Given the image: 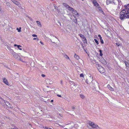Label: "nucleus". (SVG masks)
Instances as JSON below:
<instances>
[{
  "mask_svg": "<svg viewBox=\"0 0 129 129\" xmlns=\"http://www.w3.org/2000/svg\"><path fill=\"white\" fill-rule=\"evenodd\" d=\"M124 8L119 13V18L121 20L129 18V4L124 5Z\"/></svg>",
  "mask_w": 129,
  "mask_h": 129,
  "instance_id": "nucleus-1",
  "label": "nucleus"
},
{
  "mask_svg": "<svg viewBox=\"0 0 129 129\" xmlns=\"http://www.w3.org/2000/svg\"><path fill=\"white\" fill-rule=\"evenodd\" d=\"M11 52H12V54L16 59L18 60H19L23 62L21 57H22V56L14 52L13 50H11Z\"/></svg>",
  "mask_w": 129,
  "mask_h": 129,
  "instance_id": "nucleus-2",
  "label": "nucleus"
},
{
  "mask_svg": "<svg viewBox=\"0 0 129 129\" xmlns=\"http://www.w3.org/2000/svg\"><path fill=\"white\" fill-rule=\"evenodd\" d=\"M88 124L92 128H95L96 129H101L97 125L95 124L94 122L92 121H89Z\"/></svg>",
  "mask_w": 129,
  "mask_h": 129,
  "instance_id": "nucleus-3",
  "label": "nucleus"
},
{
  "mask_svg": "<svg viewBox=\"0 0 129 129\" xmlns=\"http://www.w3.org/2000/svg\"><path fill=\"white\" fill-rule=\"evenodd\" d=\"M78 85L77 83L72 82L71 85V87L72 90H74L76 89V88Z\"/></svg>",
  "mask_w": 129,
  "mask_h": 129,
  "instance_id": "nucleus-4",
  "label": "nucleus"
},
{
  "mask_svg": "<svg viewBox=\"0 0 129 129\" xmlns=\"http://www.w3.org/2000/svg\"><path fill=\"white\" fill-rule=\"evenodd\" d=\"M63 5L68 10L70 11H71L73 10L74 9L70 7L67 4L64 3L63 4Z\"/></svg>",
  "mask_w": 129,
  "mask_h": 129,
  "instance_id": "nucleus-5",
  "label": "nucleus"
},
{
  "mask_svg": "<svg viewBox=\"0 0 129 129\" xmlns=\"http://www.w3.org/2000/svg\"><path fill=\"white\" fill-rule=\"evenodd\" d=\"M71 125V126L70 127V128H72L73 127H74L76 128H77L78 127V126L77 124H74L73 122H71L70 123V124Z\"/></svg>",
  "mask_w": 129,
  "mask_h": 129,
  "instance_id": "nucleus-6",
  "label": "nucleus"
},
{
  "mask_svg": "<svg viewBox=\"0 0 129 129\" xmlns=\"http://www.w3.org/2000/svg\"><path fill=\"white\" fill-rule=\"evenodd\" d=\"M118 5L117 7V9H116V10H120L122 8L121 5H122V3L121 2V1L119 0H118Z\"/></svg>",
  "mask_w": 129,
  "mask_h": 129,
  "instance_id": "nucleus-7",
  "label": "nucleus"
},
{
  "mask_svg": "<svg viewBox=\"0 0 129 129\" xmlns=\"http://www.w3.org/2000/svg\"><path fill=\"white\" fill-rule=\"evenodd\" d=\"M98 69L99 71L101 73H103L105 72V70L104 68L102 67H100V68Z\"/></svg>",
  "mask_w": 129,
  "mask_h": 129,
  "instance_id": "nucleus-8",
  "label": "nucleus"
},
{
  "mask_svg": "<svg viewBox=\"0 0 129 129\" xmlns=\"http://www.w3.org/2000/svg\"><path fill=\"white\" fill-rule=\"evenodd\" d=\"M72 12L75 15L77 16H79V14L77 13L76 11L74 9H73V10L72 11Z\"/></svg>",
  "mask_w": 129,
  "mask_h": 129,
  "instance_id": "nucleus-9",
  "label": "nucleus"
},
{
  "mask_svg": "<svg viewBox=\"0 0 129 129\" xmlns=\"http://www.w3.org/2000/svg\"><path fill=\"white\" fill-rule=\"evenodd\" d=\"M3 101H4V103H5V104L7 106L11 108H12V106L8 102V101L5 102V101L4 100H3Z\"/></svg>",
  "mask_w": 129,
  "mask_h": 129,
  "instance_id": "nucleus-10",
  "label": "nucleus"
},
{
  "mask_svg": "<svg viewBox=\"0 0 129 129\" xmlns=\"http://www.w3.org/2000/svg\"><path fill=\"white\" fill-rule=\"evenodd\" d=\"M3 82L6 84L8 85H9V84L7 80L5 78H3Z\"/></svg>",
  "mask_w": 129,
  "mask_h": 129,
  "instance_id": "nucleus-11",
  "label": "nucleus"
},
{
  "mask_svg": "<svg viewBox=\"0 0 129 129\" xmlns=\"http://www.w3.org/2000/svg\"><path fill=\"white\" fill-rule=\"evenodd\" d=\"M88 79L86 80L85 81L88 84L90 83V82L92 81V78H91L90 77Z\"/></svg>",
  "mask_w": 129,
  "mask_h": 129,
  "instance_id": "nucleus-12",
  "label": "nucleus"
},
{
  "mask_svg": "<svg viewBox=\"0 0 129 129\" xmlns=\"http://www.w3.org/2000/svg\"><path fill=\"white\" fill-rule=\"evenodd\" d=\"M16 5H18L19 4V2H18L15 0H11Z\"/></svg>",
  "mask_w": 129,
  "mask_h": 129,
  "instance_id": "nucleus-13",
  "label": "nucleus"
},
{
  "mask_svg": "<svg viewBox=\"0 0 129 129\" xmlns=\"http://www.w3.org/2000/svg\"><path fill=\"white\" fill-rule=\"evenodd\" d=\"M113 2V0H107L106 1L107 4L108 5Z\"/></svg>",
  "mask_w": 129,
  "mask_h": 129,
  "instance_id": "nucleus-14",
  "label": "nucleus"
},
{
  "mask_svg": "<svg viewBox=\"0 0 129 129\" xmlns=\"http://www.w3.org/2000/svg\"><path fill=\"white\" fill-rule=\"evenodd\" d=\"M107 87H108V88L111 91H114V88H112L110 86V85L108 84L107 85Z\"/></svg>",
  "mask_w": 129,
  "mask_h": 129,
  "instance_id": "nucleus-15",
  "label": "nucleus"
},
{
  "mask_svg": "<svg viewBox=\"0 0 129 129\" xmlns=\"http://www.w3.org/2000/svg\"><path fill=\"white\" fill-rule=\"evenodd\" d=\"M98 8V9L100 12L101 13H102L104 15V12H103L101 8L99 6L97 7Z\"/></svg>",
  "mask_w": 129,
  "mask_h": 129,
  "instance_id": "nucleus-16",
  "label": "nucleus"
},
{
  "mask_svg": "<svg viewBox=\"0 0 129 129\" xmlns=\"http://www.w3.org/2000/svg\"><path fill=\"white\" fill-rule=\"evenodd\" d=\"M93 3L94 4V6H95L97 7L99 6V4L96 1L95 2H93Z\"/></svg>",
  "mask_w": 129,
  "mask_h": 129,
  "instance_id": "nucleus-17",
  "label": "nucleus"
},
{
  "mask_svg": "<svg viewBox=\"0 0 129 129\" xmlns=\"http://www.w3.org/2000/svg\"><path fill=\"white\" fill-rule=\"evenodd\" d=\"M74 57L77 60H78L80 59L79 57L76 54H75L74 55Z\"/></svg>",
  "mask_w": 129,
  "mask_h": 129,
  "instance_id": "nucleus-18",
  "label": "nucleus"
},
{
  "mask_svg": "<svg viewBox=\"0 0 129 129\" xmlns=\"http://www.w3.org/2000/svg\"><path fill=\"white\" fill-rule=\"evenodd\" d=\"M82 41L84 42V43H87V40L85 37L84 38H83L81 39Z\"/></svg>",
  "mask_w": 129,
  "mask_h": 129,
  "instance_id": "nucleus-19",
  "label": "nucleus"
},
{
  "mask_svg": "<svg viewBox=\"0 0 129 129\" xmlns=\"http://www.w3.org/2000/svg\"><path fill=\"white\" fill-rule=\"evenodd\" d=\"M36 22L38 26H40V27H41L42 26V25L40 22L39 21H37Z\"/></svg>",
  "mask_w": 129,
  "mask_h": 129,
  "instance_id": "nucleus-20",
  "label": "nucleus"
},
{
  "mask_svg": "<svg viewBox=\"0 0 129 129\" xmlns=\"http://www.w3.org/2000/svg\"><path fill=\"white\" fill-rule=\"evenodd\" d=\"M80 97L82 99H84L85 98V96L83 95L80 94Z\"/></svg>",
  "mask_w": 129,
  "mask_h": 129,
  "instance_id": "nucleus-21",
  "label": "nucleus"
},
{
  "mask_svg": "<svg viewBox=\"0 0 129 129\" xmlns=\"http://www.w3.org/2000/svg\"><path fill=\"white\" fill-rule=\"evenodd\" d=\"M79 35L80 37L81 38V39L85 37L83 35L81 34H79Z\"/></svg>",
  "mask_w": 129,
  "mask_h": 129,
  "instance_id": "nucleus-22",
  "label": "nucleus"
},
{
  "mask_svg": "<svg viewBox=\"0 0 129 129\" xmlns=\"http://www.w3.org/2000/svg\"><path fill=\"white\" fill-rule=\"evenodd\" d=\"M74 18H75V19H74L73 20V21L75 23H77V20L76 18V17L75 16H74Z\"/></svg>",
  "mask_w": 129,
  "mask_h": 129,
  "instance_id": "nucleus-23",
  "label": "nucleus"
},
{
  "mask_svg": "<svg viewBox=\"0 0 129 129\" xmlns=\"http://www.w3.org/2000/svg\"><path fill=\"white\" fill-rule=\"evenodd\" d=\"M21 27H20L19 29L18 28H17L16 29L18 30V32H20L21 31Z\"/></svg>",
  "mask_w": 129,
  "mask_h": 129,
  "instance_id": "nucleus-24",
  "label": "nucleus"
},
{
  "mask_svg": "<svg viewBox=\"0 0 129 129\" xmlns=\"http://www.w3.org/2000/svg\"><path fill=\"white\" fill-rule=\"evenodd\" d=\"M99 52H100V55L101 56H102L103 55V54L102 53V51L101 50H99Z\"/></svg>",
  "mask_w": 129,
  "mask_h": 129,
  "instance_id": "nucleus-25",
  "label": "nucleus"
},
{
  "mask_svg": "<svg viewBox=\"0 0 129 129\" xmlns=\"http://www.w3.org/2000/svg\"><path fill=\"white\" fill-rule=\"evenodd\" d=\"M94 40L95 43H96L97 45H98L99 44L98 41L96 39H94Z\"/></svg>",
  "mask_w": 129,
  "mask_h": 129,
  "instance_id": "nucleus-26",
  "label": "nucleus"
},
{
  "mask_svg": "<svg viewBox=\"0 0 129 129\" xmlns=\"http://www.w3.org/2000/svg\"><path fill=\"white\" fill-rule=\"evenodd\" d=\"M21 47V46H20V45H18L17 46L19 50H22V49L20 48Z\"/></svg>",
  "mask_w": 129,
  "mask_h": 129,
  "instance_id": "nucleus-27",
  "label": "nucleus"
},
{
  "mask_svg": "<svg viewBox=\"0 0 129 129\" xmlns=\"http://www.w3.org/2000/svg\"><path fill=\"white\" fill-rule=\"evenodd\" d=\"M116 45L118 46H121V44L120 43H119L118 42L116 43Z\"/></svg>",
  "mask_w": 129,
  "mask_h": 129,
  "instance_id": "nucleus-28",
  "label": "nucleus"
},
{
  "mask_svg": "<svg viewBox=\"0 0 129 129\" xmlns=\"http://www.w3.org/2000/svg\"><path fill=\"white\" fill-rule=\"evenodd\" d=\"M6 4L7 6H8L9 7L11 5L10 3L8 2H7V3H6Z\"/></svg>",
  "mask_w": 129,
  "mask_h": 129,
  "instance_id": "nucleus-29",
  "label": "nucleus"
},
{
  "mask_svg": "<svg viewBox=\"0 0 129 129\" xmlns=\"http://www.w3.org/2000/svg\"><path fill=\"white\" fill-rule=\"evenodd\" d=\"M10 129H17V128L15 126H12V128H10Z\"/></svg>",
  "mask_w": 129,
  "mask_h": 129,
  "instance_id": "nucleus-30",
  "label": "nucleus"
},
{
  "mask_svg": "<svg viewBox=\"0 0 129 129\" xmlns=\"http://www.w3.org/2000/svg\"><path fill=\"white\" fill-rule=\"evenodd\" d=\"M64 56L67 59H69V57L67 55H64Z\"/></svg>",
  "mask_w": 129,
  "mask_h": 129,
  "instance_id": "nucleus-31",
  "label": "nucleus"
},
{
  "mask_svg": "<svg viewBox=\"0 0 129 129\" xmlns=\"http://www.w3.org/2000/svg\"><path fill=\"white\" fill-rule=\"evenodd\" d=\"M43 128H45L46 129H52L49 127H47L46 126H44Z\"/></svg>",
  "mask_w": 129,
  "mask_h": 129,
  "instance_id": "nucleus-32",
  "label": "nucleus"
},
{
  "mask_svg": "<svg viewBox=\"0 0 129 129\" xmlns=\"http://www.w3.org/2000/svg\"><path fill=\"white\" fill-rule=\"evenodd\" d=\"M100 42H101V43L102 44H103L104 43V42L103 40L102 39H100Z\"/></svg>",
  "mask_w": 129,
  "mask_h": 129,
  "instance_id": "nucleus-33",
  "label": "nucleus"
},
{
  "mask_svg": "<svg viewBox=\"0 0 129 129\" xmlns=\"http://www.w3.org/2000/svg\"><path fill=\"white\" fill-rule=\"evenodd\" d=\"M127 62H126L125 63V66H126V67H128V66H129V64H127Z\"/></svg>",
  "mask_w": 129,
  "mask_h": 129,
  "instance_id": "nucleus-34",
  "label": "nucleus"
},
{
  "mask_svg": "<svg viewBox=\"0 0 129 129\" xmlns=\"http://www.w3.org/2000/svg\"><path fill=\"white\" fill-rule=\"evenodd\" d=\"M80 76L81 77H84V75L82 73V74H80Z\"/></svg>",
  "mask_w": 129,
  "mask_h": 129,
  "instance_id": "nucleus-35",
  "label": "nucleus"
},
{
  "mask_svg": "<svg viewBox=\"0 0 129 129\" xmlns=\"http://www.w3.org/2000/svg\"><path fill=\"white\" fill-rule=\"evenodd\" d=\"M7 48H8V50H10V52H11V53H12V52H11V50H12V49H11V48H10V47H7Z\"/></svg>",
  "mask_w": 129,
  "mask_h": 129,
  "instance_id": "nucleus-36",
  "label": "nucleus"
},
{
  "mask_svg": "<svg viewBox=\"0 0 129 129\" xmlns=\"http://www.w3.org/2000/svg\"><path fill=\"white\" fill-rule=\"evenodd\" d=\"M32 36L33 37H37V36L35 34H33L32 35Z\"/></svg>",
  "mask_w": 129,
  "mask_h": 129,
  "instance_id": "nucleus-37",
  "label": "nucleus"
},
{
  "mask_svg": "<svg viewBox=\"0 0 129 129\" xmlns=\"http://www.w3.org/2000/svg\"><path fill=\"white\" fill-rule=\"evenodd\" d=\"M98 36L100 37V39H102V37H101V36L100 35H98Z\"/></svg>",
  "mask_w": 129,
  "mask_h": 129,
  "instance_id": "nucleus-38",
  "label": "nucleus"
},
{
  "mask_svg": "<svg viewBox=\"0 0 129 129\" xmlns=\"http://www.w3.org/2000/svg\"><path fill=\"white\" fill-rule=\"evenodd\" d=\"M33 39L34 40H35L36 39H37V40H38L39 39H38V38H33Z\"/></svg>",
  "mask_w": 129,
  "mask_h": 129,
  "instance_id": "nucleus-39",
  "label": "nucleus"
},
{
  "mask_svg": "<svg viewBox=\"0 0 129 129\" xmlns=\"http://www.w3.org/2000/svg\"><path fill=\"white\" fill-rule=\"evenodd\" d=\"M2 12V8L0 7V13H1Z\"/></svg>",
  "mask_w": 129,
  "mask_h": 129,
  "instance_id": "nucleus-40",
  "label": "nucleus"
},
{
  "mask_svg": "<svg viewBox=\"0 0 129 129\" xmlns=\"http://www.w3.org/2000/svg\"><path fill=\"white\" fill-rule=\"evenodd\" d=\"M57 96L59 97H61V96L60 95H59L58 94H57Z\"/></svg>",
  "mask_w": 129,
  "mask_h": 129,
  "instance_id": "nucleus-41",
  "label": "nucleus"
},
{
  "mask_svg": "<svg viewBox=\"0 0 129 129\" xmlns=\"http://www.w3.org/2000/svg\"><path fill=\"white\" fill-rule=\"evenodd\" d=\"M54 68L56 70H57L58 69L57 67H54Z\"/></svg>",
  "mask_w": 129,
  "mask_h": 129,
  "instance_id": "nucleus-42",
  "label": "nucleus"
},
{
  "mask_svg": "<svg viewBox=\"0 0 129 129\" xmlns=\"http://www.w3.org/2000/svg\"><path fill=\"white\" fill-rule=\"evenodd\" d=\"M41 76H42V77H44L45 76V75L44 74H42Z\"/></svg>",
  "mask_w": 129,
  "mask_h": 129,
  "instance_id": "nucleus-43",
  "label": "nucleus"
},
{
  "mask_svg": "<svg viewBox=\"0 0 129 129\" xmlns=\"http://www.w3.org/2000/svg\"><path fill=\"white\" fill-rule=\"evenodd\" d=\"M70 124V123L68 124H67V125H68L69 127V128H70V127L71 126V125H69Z\"/></svg>",
  "mask_w": 129,
  "mask_h": 129,
  "instance_id": "nucleus-44",
  "label": "nucleus"
},
{
  "mask_svg": "<svg viewBox=\"0 0 129 129\" xmlns=\"http://www.w3.org/2000/svg\"><path fill=\"white\" fill-rule=\"evenodd\" d=\"M40 42L43 45V43L41 41H40Z\"/></svg>",
  "mask_w": 129,
  "mask_h": 129,
  "instance_id": "nucleus-45",
  "label": "nucleus"
},
{
  "mask_svg": "<svg viewBox=\"0 0 129 129\" xmlns=\"http://www.w3.org/2000/svg\"><path fill=\"white\" fill-rule=\"evenodd\" d=\"M92 1V3H93V2H95L96 1V0H91Z\"/></svg>",
  "mask_w": 129,
  "mask_h": 129,
  "instance_id": "nucleus-46",
  "label": "nucleus"
},
{
  "mask_svg": "<svg viewBox=\"0 0 129 129\" xmlns=\"http://www.w3.org/2000/svg\"><path fill=\"white\" fill-rule=\"evenodd\" d=\"M72 108L73 109H75V107L74 106H72Z\"/></svg>",
  "mask_w": 129,
  "mask_h": 129,
  "instance_id": "nucleus-47",
  "label": "nucleus"
},
{
  "mask_svg": "<svg viewBox=\"0 0 129 129\" xmlns=\"http://www.w3.org/2000/svg\"><path fill=\"white\" fill-rule=\"evenodd\" d=\"M18 45H16V44H14V46H18Z\"/></svg>",
  "mask_w": 129,
  "mask_h": 129,
  "instance_id": "nucleus-48",
  "label": "nucleus"
},
{
  "mask_svg": "<svg viewBox=\"0 0 129 129\" xmlns=\"http://www.w3.org/2000/svg\"><path fill=\"white\" fill-rule=\"evenodd\" d=\"M51 102H53V100H52L51 101Z\"/></svg>",
  "mask_w": 129,
  "mask_h": 129,
  "instance_id": "nucleus-49",
  "label": "nucleus"
},
{
  "mask_svg": "<svg viewBox=\"0 0 129 129\" xmlns=\"http://www.w3.org/2000/svg\"><path fill=\"white\" fill-rule=\"evenodd\" d=\"M106 62H105L104 63V64H106Z\"/></svg>",
  "mask_w": 129,
  "mask_h": 129,
  "instance_id": "nucleus-50",
  "label": "nucleus"
},
{
  "mask_svg": "<svg viewBox=\"0 0 129 129\" xmlns=\"http://www.w3.org/2000/svg\"><path fill=\"white\" fill-rule=\"evenodd\" d=\"M51 42H52V43H55L54 42H52V41H51Z\"/></svg>",
  "mask_w": 129,
  "mask_h": 129,
  "instance_id": "nucleus-51",
  "label": "nucleus"
},
{
  "mask_svg": "<svg viewBox=\"0 0 129 129\" xmlns=\"http://www.w3.org/2000/svg\"><path fill=\"white\" fill-rule=\"evenodd\" d=\"M9 27H10V26H9Z\"/></svg>",
  "mask_w": 129,
  "mask_h": 129,
  "instance_id": "nucleus-52",
  "label": "nucleus"
},
{
  "mask_svg": "<svg viewBox=\"0 0 129 129\" xmlns=\"http://www.w3.org/2000/svg\"><path fill=\"white\" fill-rule=\"evenodd\" d=\"M55 37L56 38H57L56 37Z\"/></svg>",
  "mask_w": 129,
  "mask_h": 129,
  "instance_id": "nucleus-53",
  "label": "nucleus"
},
{
  "mask_svg": "<svg viewBox=\"0 0 129 129\" xmlns=\"http://www.w3.org/2000/svg\"><path fill=\"white\" fill-rule=\"evenodd\" d=\"M82 1H83L84 0H82Z\"/></svg>",
  "mask_w": 129,
  "mask_h": 129,
  "instance_id": "nucleus-54",
  "label": "nucleus"
}]
</instances>
